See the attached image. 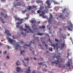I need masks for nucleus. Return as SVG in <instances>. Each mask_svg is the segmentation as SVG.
Segmentation results:
<instances>
[{
	"label": "nucleus",
	"mask_w": 73,
	"mask_h": 73,
	"mask_svg": "<svg viewBox=\"0 0 73 73\" xmlns=\"http://www.w3.org/2000/svg\"><path fill=\"white\" fill-rule=\"evenodd\" d=\"M57 59V60H55L54 62H51V64H55L58 65L59 64L60 62H63V60L61 58V56H57L56 57Z\"/></svg>",
	"instance_id": "obj_1"
},
{
	"label": "nucleus",
	"mask_w": 73,
	"mask_h": 73,
	"mask_svg": "<svg viewBox=\"0 0 73 73\" xmlns=\"http://www.w3.org/2000/svg\"><path fill=\"white\" fill-rule=\"evenodd\" d=\"M29 42V45H27L26 44H25L23 46V48H24L26 49L27 48V46L30 47L31 43H33L34 44H35L34 42H32L31 41H30Z\"/></svg>",
	"instance_id": "obj_2"
},
{
	"label": "nucleus",
	"mask_w": 73,
	"mask_h": 73,
	"mask_svg": "<svg viewBox=\"0 0 73 73\" xmlns=\"http://www.w3.org/2000/svg\"><path fill=\"white\" fill-rule=\"evenodd\" d=\"M70 26H68V27H70L68 28V31H73V26L72 24V23H69Z\"/></svg>",
	"instance_id": "obj_3"
},
{
	"label": "nucleus",
	"mask_w": 73,
	"mask_h": 73,
	"mask_svg": "<svg viewBox=\"0 0 73 73\" xmlns=\"http://www.w3.org/2000/svg\"><path fill=\"white\" fill-rule=\"evenodd\" d=\"M7 40L8 42H11V43H10V44H12L13 43V42L14 41V40L13 39H11L10 38H9L8 37H7Z\"/></svg>",
	"instance_id": "obj_4"
},
{
	"label": "nucleus",
	"mask_w": 73,
	"mask_h": 73,
	"mask_svg": "<svg viewBox=\"0 0 73 73\" xmlns=\"http://www.w3.org/2000/svg\"><path fill=\"white\" fill-rule=\"evenodd\" d=\"M16 71L17 73H20V72H23V70H21V68L20 67H17L16 68Z\"/></svg>",
	"instance_id": "obj_5"
},
{
	"label": "nucleus",
	"mask_w": 73,
	"mask_h": 73,
	"mask_svg": "<svg viewBox=\"0 0 73 73\" xmlns=\"http://www.w3.org/2000/svg\"><path fill=\"white\" fill-rule=\"evenodd\" d=\"M9 31L8 30H6L5 31V33L6 34H7V36H11V34L9 33Z\"/></svg>",
	"instance_id": "obj_6"
},
{
	"label": "nucleus",
	"mask_w": 73,
	"mask_h": 73,
	"mask_svg": "<svg viewBox=\"0 0 73 73\" xmlns=\"http://www.w3.org/2000/svg\"><path fill=\"white\" fill-rule=\"evenodd\" d=\"M50 17L49 18V19L48 20V22L50 24L51 22L50 21V20H51V19H52V18L53 17H52V15L51 13L50 14Z\"/></svg>",
	"instance_id": "obj_7"
},
{
	"label": "nucleus",
	"mask_w": 73,
	"mask_h": 73,
	"mask_svg": "<svg viewBox=\"0 0 73 73\" xmlns=\"http://www.w3.org/2000/svg\"><path fill=\"white\" fill-rule=\"evenodd\" d=\"M28 69H25V70H26V71L25 70V73H29L30 72H31V70H30V67H29Z\"/></svg>",
	"instance_id": "obj_8"
},
{
	"label": "nucleus",
	"mask_w": 73,
	"mask_h": 73,
	"mask_svg": "<svg viewBox=\"0 0 73 73\" xmlns=\"http://www.w3.org/2000/svg\"><path fill=\"white\" fill-rule=\"evenodd\" d=\"M52 46H53L54 47V49L55 50H56L57 51L58 49V47H56L55 46V44H52Z\"/></svg>",
	"instance_id": "obj_9"
},
{
	"label": "nucleus",
	"mask_w": 73,
	"mask_h": 73,
	"mask_svg": "<svg viewBox=\"0 0 73 73\" xmlns=\"http://www.w3.org/2000/svg\"><path fill=\"white\" fill-rule=\"evenodd\" d=\"M61 45L62 48H64L65 47H66V44H65V42H64L62 43L61 44Z\"/></svg>",
	"instance_id": "obj_10"
},
{
	"label": "nucleus",
	"mask_w": 73,
	"mask_h": 73,
	"mask_svg": "<svg viewBox=\"0 0 73 73\" xmlns=\"http://www.w3.org/2000/svg\"><path fill=\"white\" fill-rule=\"evenodd\" d=\"M22 4L21 3V2H18L17 3H16L15 5H14V7H16L17 6L21 5Z\"/></svg>",
	"instance_id": "obj_11"
},
{
	"label": "nucleus",
	"mask_w": 73,
	"mask_h": 73,
	"mask_svg": "<svg viewBox=\"0 0 73 73\" xmlns=\"http://www.w3.org/2000/svg\"><path fill=\"white\" fill-rule=\"evenodd\" d=\"M22 21H21L20 22V23H17V25H17L16 26V28H19L20 27V26H19V25L20 24H22Z\"/></svg>",
	"instance_id": "obj_12"
},
{
	"label": "nucleus",
	"mask_w": 73,
	"mask_h": 73,
	"mask_svg": "<svg viewBox=\"0 0 73 73\" xmlns=\"http://www.w3.org/2000/svg\"><path fill=\"white\" fill-rule=\"evenodd\" d=\"M46 3L48 5V8H51V7H50V6L51 5V4L50 3V1H47Z\"/></svg>",
	"instance_id": "obj_13"
},
{
	"label": "nucleus",
	"mask_w": 73,
	"mask_h": 73,
	"mask_svg": "<svg viewBox=\"0 0 73 73\" xmlns=\"http://www.w3.org/2000/svg\"><path fill=\"white\" fill-rule=\"evenodd\" d=\"M44 9H45L44 7L42 6H41L39 7V9L40 10H44Z\"/></svg>",
	"instance_id": "obj_14"
},
{
	"label": "nucleus",
	"mask_w": 73,
	"mask_h": 73,
	"mask_svg": "<svg viewBox=\"0 0 73 73\" xmlns=\"http://www.w3.org/2000/svg\"><path fill=\"white\" fill-rule=\"evenodd\" d=\"M0 19H1V22L3 23V24H4L5 23H6L5 22H4V19H2L1 17H0Z\"/></svg>",
	"instance_id": "obj_15"
},
{
	"label": "nucleus",
	"mask_w": 73,
	"mask_h": 73,
	"mask_svg": "<svg viewBox=\"0 0 73 73\" xmlns=\"http://www.w3.org/2000/svg\"><path fill=\"white\" fill-rule=\"evenodd\" d=\"M46 36L48 37L49 38V39H48V40L50 42V43H51V41L50 40V38L49 37V34H46Z\"/></svg>",
	"instance_id": "obj_16"
},
{
	"label": "nucleus",
	"mask_w": 73,
	"mask_h": 73,
	"mask_svg": "<svg viewBox=\"0 0 73 73\" xmlns=\"http://www.w3.org/2000/svg\"><path fill=\"white\" fill-rule=\"evenodd\" d=\"M31 24H33V23H34V24H35V23H36V21L34 20H31Z\"/></svg>",
	"instance_id": "obj_17"
},
{
	"label": "nucleus",
	"mask_w": 73,
	"mask_h": 73,
	"mask_svg": "<svg viewBox=\"0 0 73 73\" xmlns=\"http://www.w3.org/2000/svg\"><path fill=\"white\" fill-rule=\"evenodd\" d=\"M65 67V66L64 65H63V64H61V65H59L58 66V67H62L63 68Z\"/></svg>",
	"instance_id": "obj_18"
},
{
	"label": "nucleus",
	"mask_w": 73,
	"mask_h": 73,
	"mask_svg": "<svg viewBox=\"0 0 73 73\" xmlns=\"http://www.w3.org/2000/svg\"><path fill=\"white\" fill-rule=\"evenodd\" d=\"M15 18V21H16V20H18V21H20V18L18 17H14Z\"/></svg>",
	"instance_id": "obj_19"
},
{
	"label": "nucleus",
	"mask_w": 73,
	"mask_h": 73,
	"mask_svg": "<svg viewBox=\"0 0 73 73\" xmlns=\"http://www.w3.org/2000/svg\"><path fill=\"white\" fill-rule=\"evenodd\" d=\"M45 26L42 25L41 26L39 27V29H41L42 28L43 29H45Z\"/></svg>",
	"instance_id": "obj_20"
},
{
	"label": "nucleus",
	"mask_w": 73,
	"mask_h": 73,
	"mask_svg": "<svg viewBox=\"0 0 73 73\" xmlns=\"http://www.w3.org/2000/svg\"><path fill=\"white\" fill-rule=\"evenodd\" d=\"M20 65V63L19 62V61L18 60H17V61L16 62V65L17 66H18L19 65Z\"/></svg>",
	"instance_id": "obj_21"
},
{
	"label": "nucleus",
	"mask_w": 73,
	"mask_h": 73,
	"mask_svg": "<svg viewBox=\"0 0 73 73\" xmlns=\"http://www.w3.org/2000/svg\"><path fill=\"white\" fill-rule=\"evenodd\" d=\"M16 47H17L19 48H21L22 46H21L19 44H17L16 46Z\"/></svg>",
	"instance_id": "obj_22"
},
{
	"label": "nucleus",
	"mask_w": 73,
	"mask_h": 73,
	"mask_svg": "<svg viewBox=\"0 0 73 73\" xmlns=\"http://www.w3.org/2000/svg\"><path fill=\"white\" fill-rule=\"evenodd\" d=\"M12 37L13 39H15L17 38V36L16 35H13Z\"/></svg>",
	"instance_id": "obj_23"
},
{
	"label": "nucleus",
	"mask_w": 73,
	"mask_h": 73,
	"mask_svg": "<svg viewBox=\"0 0 73 73\" xmlns=\"http://www.w3.org/2000/svg\"><path fill=\"white\" fill-rule=\"evenodd\" d=\"M8 17V16L7 15V14H6V15H4V18H5V19H7Z\"/></svg>",
	"instance_id": "obj_24"
},
{
	"label": "nucleus",
	"mask_w": 73,
	"mask_h": 73,
	"mask_svg": "<svg viewBox=\"0 0 73 73\" xmlns=\"http://www.w3.org/2000/svg\"><path fill=\"white\" fill-rule=\"evenodd\" d=\"M32 8V7L31 6H29V7L27 8V9H28L29 11H30L31 10V9Z\"/></svg>",
	"instance_id": "obj_25"
},
{
	"label": "nucleus",
	"mask_w": 73,
	"mask_h": 73,
	"mask_svg": "<svg viewBox=\"0 0 73 73\" xmlns=\"http://www.w3.org/2000/svg\"><path fill=\"white\" fill-rule=\"evenodd\" d=\"M42 11V10H38L37 11V13L40 14V13H41Z\"/></svg>",
	"instance_id": "obj_26"
},
{
	"label": "nucleus",
	"mask_w": 73,
	"mask_h": 73,
	"mask_svg": "<svg viewBox=\"0 0 73 73\" xmlns=\"http://www.w3.org/2000/svg\"><path fill=\"white\" fill-rule=\"evenodd\" d=\"M44 34V33H42V34H41L40 33H38V35L39 36H42Z\"/></svg>",
	"instance_id": "obj_27"
},
{
	"label": "nucleus",
	"mask_w": 73,
	"mask_h": 73,
	"mask_svg": "<svg viewBox=\"0 0 73 73\" xmlns=\"http://www.w3.org/2000/svg\"><path fill=\"white\" fill-rule=\"evenodd\" d=\"M21 34L23 35V36H26V33L23 32H22Z\"/></svg>",
	"instance_id": "obj_28"
},
{
	"label": "nucleus",
	"mask_w": 73,
	"mask_h": 73,
	"mask_svg": "<svg viewBox=\"0 0 73 73\" xmlns=\"http://www.w3.org/2000/svg\"><path fill=\"white\" fill-rule=\"evenodd\" d=\"M24 60H26L28 62L29 61V58L28 57H27V58H24Z\"/></svg>",
	"instance_id": "obj_29"
},
{
	"label": "nucleus",
	"mask_w": 73,
	"mask_h": 73,
	"mask_svg": "<svg viewBox=\"0 0 73 73\" xmlns=\"http://www.w3.org/2000/svg\"><path fill=\"white\" fill-rule=\"evenodd\" d=\"M27 10H25L24 11H22V12L23 13H25L27 12Z\"/></svg>",
	"instance_id": "obj_30"
},
{
	"label": "nucleus",
	"mask_w": 73,
	"mask_h": 73,
	"mask_svg": "<svg viewBox=\"0 0 73 73\" xmlns=\"http://www.w3.org/2000/svg\"><path fill=\"white\" fill-rule=\"evenodd\" d=\"M25 28H27V29H29V26H27V24H26L25 25Z\"/></svg>",
	"instance_id": "obj_31"
},
{
	"label": "nucleus",
	"mask_w": 73,
	"mask_h": 73,
	"mask_svg": "<svg viewBox=\"0 0 73 73\" xmlns=\"http://www.w3.org/2000/svg\"><path fill=\"white\" fill-rule=\"evenodd\" d=\"M55 41L56 42H59V40L57 38H55Z\"/></svg>",
	"instance_id": "obj_32"
},
{
	"label": "nucleus",
	"mask_w": 73,
	"mask_h": 73,
	"mask_svg": "<svg viewBox=\"0 0 73 73\" xmlns=\"http://www.w3.org/2000/svg\"><path fill=\"white\" fill-rule=\"evenodd\" d=\"M41 13L42 14V15H45V14L44 11H42Z\"/></svg>",
	"instance_id": "obj_33"
},
{
	"label": "nucleus",
	"mask_w": 73,
	"mask_h": 73,
	"mask_svg": "<svg viewBox=\"0 0 73 73\" xmlns=\"http://www.w3.org/2000/svg\"><path fill=\"white\" fill-rule=\"evenodd\" d=\"M22 61L23 62V63H24V64H23V65H24L25 66H27V65L26 64L24 63V61L23 60H22Z\"/></svg>",
	"instance_id": "obj_34"
},
{
	"label": "nucleus",
	"mask_w": 73,
	"mask_h": 73,
	"mask_svg": "<svg viewBox=\"0 0 73 73\" xmlns=\"http://www.w3.org/2000/svg\"><path fill=\"white\" fill-rule=\"evenodd\" d=\"M49 50L51 52H52V47L50 48H49Z\"/></svg>",
	"instance_id": "obj_35"
},
{
	"label": "nucleus",
	"mask_w": 73,
	"mask_h": 73,
	"mask_svg": "<svg viewBox=\"0 0 73 73\" xmlns=\"http://www.w3.org/2000/svg\"><path fill=\"white\" fill-rule=\"evenodd\" d=\"M5 14L3 13L2 12L1 13V17H3L2 16H3Z\"/></svg>",
	"instance_id": "obj_36"
},
{
	"label": "nucleus",
	"mask_w": 73,
	"mask_h": 73,
	"mask_svg": "<svg viewBox=\"0 0 73 73\" xmlns=\"http://www.w3.org/2000/svg\"><path fill=\"white\" fill-rule=\"evenodd\" d=\"M24 50L21 51L20 52V54H21V55H23V54L24 52Z\"/></svg>",
	"instance_id": "obj_37"
},
{
	"label": "nucleus",
	"mask_w": 73,
	"mask_h": 73,
	"mask_svg": "<svg viewBox=\"0 0 73 73\" xmlns=\"http://www.w3.org/2000/svg\"><path fill=\"white\" fill-rule=\"evenodd\" d=\"M38 64L40 65H42V63L41 62V63H38Z\"/></svg>",
	"instance_id": "obj_38"
},
{
	"label": "nucleus",
	"mask_w": 73,
	"mask_h": 73,
	"mask_svg": "<svg viewBox=\"0 0 73 73\" xmlns=\"http://www.w3.org/2000/svg\"><path fill=\"white\" fill-rule=\"evenodd\" d=\"M6 58L7 59V60L9 59L10 58L8 56H6Z\"/></svg>",
	"instance_id": "obj_39"
},
{
	"label": "nucleus",
	"mask_w": 73,
	"mask_h": 73,
	"mask_svg": "<svg viewBox=\"0 0 73 73\" xmlns=\"http://www.w3.org/2000/svg\"><path fill=\"white\" fill-rule=\"evenodd\" d=\"M32 6H33V8H36L37 7L36 6H35V5H33Z\"/></svg>",
	"instance_id": "obj_40"
},
{
	"label": "nucleus",
	"mask_w": 73,
	"mask_h": 73,
	"mask_svg": "<svg viewBox=\"0 0 73 73\" xmlns=\"http://www.w3.org/2000/svg\"><path fill=\"white\" fill-rule=\"evenodd\" d=\"M32 28H34V29L35 30L36 29H37V28L36 27L34 28V26H33V25L32 26Z\"/></svg>",
	"instance_id": "obj_41"
},
{
	"label": "nucleus",
	"mask_w": 73,
	"mask_h": 73,
	"mask_svg": "<svg viewBox=\"0 0 73 73\" xmlns=\"http://www.w3.org/2000/svg\"><path fill=\"white\" fill-rule=\"evenodd\" d=\"M58 17H60V18H61V17H63V16H62V15H60L58 16Z\"/></svg>",
	"instance_id": "obj_42"
},
{
	"label": "nucleus",
	"mask_w": 73,
	"mask_h": 73,
	"mask_svg": "<svg viewBox=\"0 0 73 73\" xmlns=\"http://www.w3.org/2000/svg\"><path fill=\"white\" fill-rule=\"evenodd\" d=\"M67 66H68L70 67V63L69 62L67 64Z\"/></svg>",
	"instance_id": "obj_43"
},
{
	"label": "nucleus",
	"mask_w": 73,
	"mask_h": 73,
	"mask_svg": "<svg viewBox=\"0 0 73 73\" xmlns=\"http://www.w3.org/2000/svg\"><path fill=\"white\" fill-rule=\"evenodd\" d=\"M24 29H23V28L22 27H21L20 28V30H21L22 31H23Z\"/></svg>",
	"instance_id": "obj_44"
},
{
	"label": "nucleus",
	"mask_w": 73,
	"mask_h": 73,
	"mask_svg": "<svg viewBox=\"0 0 73 73\" xmlns=\"http://www.w3.org/2000/svg\"><path fill=\"white\" fill-rule=\"evenodd\" d=\"M39 16H42V17H44V15H42V14H40Z\"/></svg>",
	"instance_id": "obj_45"
},
{
	"label": "nucleus",
	"mask_w": 73,
	"mask_h": 73,
	"mask_svg": "<svg viewBox=\"0 0 73 73\" xmlns=\"http://www.w3.org/2000/svg\"><path fill=\"white\" fill-rule=\"evenodd\" d=\"M59 29L60 31H61L63 30V29L62 28L60 29Z\"/></svg>",
	"instance_id": "obj_46"
},
{
	"label": "nucleus",
	"mask_w": 73,
	"mask_h": 73,
	"mask_svg": "<svg viewBox=\"0 0 73 73\" xmlns=\"http://www.w3.org/2000/svg\"><path fill=\"white\" fill-rule=\"evenodd\" d=\"M45 47H48V46L46 44H45Z\"/></svg>",
	"instance_id": "obj_47"
},
{
	"label": "nucleus",
	"mask_w": 73,
	"mask_h": 73,
	"mask_svg": "<svg viewBox=\"0 0 73 73\" xmlns=\"http://www.w3.org/2000/svg\"><path fill=\"white\" fill-rule=\"evenodd\" d=\"M20 43H24V42H23V41H20Z\"/></svg>",
	"instance_id": "obj_48"
},
{
	"label": "nucleus",
	"mask_w": 73,
	"mask_h": 73,
	"mask_svg": "<svg viewBox=\"0 0 73 73\" xmlns=\"http://www.w3.org/2000/svg\"><path fill=\"white\" fill-rule=\"evenodd\" d=\"M23 31H27V29H23Z\"/></svg>",
	"instance_id": "obj_49"
},
{
	"label": "nucleus",
	"mask_w": 73,
	"mask_h": 73,
	"mask_svg": "<svg viewBox=\"0 0 73 73\" xmlns=\"http://www.w3.org/2000/svg\"><path fill=\"white\" fill-rule=\"evenodd\" d=\"M33 59H34V60H36V58L35 57H33Z\"/></svg>",
	"instance_id": "obj_50"
},
{
	"label": "nucleus",
	"mask_w": 73,
	"mask_h": 73,
	"mask_svg": "<svg viewBox=\"0 0 73 73\" xmlns=\"http://www.w3.org/2000/svg\"><path fill=\"white\" fill-rule=\"evenodd\" d=\"M3 53L5 54L7 53V51H5V52H3Z\"/></svg>",
	"instance_id": "obj_51"
},
{
	"label": "nucleus",
	"mask_w": 73,
	"mask_h": 73,
	"mask_svg": "<svg viewBox=\"0 0 73 73\" xmlns=\"http://www.w3.org/2000/svg\"><path fill=\"white\" fill-rule=\"evenodd\" d=\"M42 43L43 44H44L45 43V42L44 41H42Z\"/></svg>",
	"instance_id": "obj_52"
},
{
	"label": "nucleus",
	"mask_w": 73,
	"mask_h": 73,
	"mask_svg": "<svg viewBox=\"0 0 73 73\" xmlns=\"http://www.w3.org/2000/svg\"><path fill=\"white\" fill-rule=\"evenodd\" d=\"M35 51H33V55L35 54Z\"/></svg>",
	"instance_id": "obj_53"
},
{
	"label": "nucleus",
	"mask_w": 73,
	"mask_h": 73,
	"mask_svg": "<svg viewBox=\"0 0 73 73\" xmlns=\"http://www.w3.org/2000/svg\"><path fill=\"white\" fill-rule=\"evenodd\" d=\"M32 13H35V11L33 10L31 11Z\"/></svg>",
	"instance_id": "obj_54"
},
{
	"label": "nucleus",
	"mask_w": 73,
	"mask_h": 73,
	"mask_svg": "<svg viewBox=\"0 0 73 73\" xmlns=\"http://www.w3.org/2000/svg\"><path fill=\"white\" fill-rule=\"evenodd\" d=\"M56 45L57 46H58V43H56Z\"/></svg>",
	"instance_id": "obj_55"
},
{
	"label": "nucleus",
	"mask_w": 73,
	"mask_h": 73,
	"mask_svg": "<svg viewBox=\"0 0 73 73\" xmlns=\"http://www.w3.org/2000/svg\"><path fill=\"white\" fill-rule=\"evenodd\" d=\"M7 48L8 49H10V47L9 46H7Z\"/></svg>",
	"instance_id": "obj_56"
},
{
	"label": "nucleus",
	"mask_w": 73,
	"mask_h": 73,
	"mask_svg": "<svg viewBox=\"0 0 73 73\" xmlns=\"http://www.w3.org/2000/svg\"><path fill=\"white\" fill-rule=\"evenodd\" d=\"M46 53H50V52H48V51H46Z\"/></svg>",
	"instance_id": "obj_57"
},
{
	"label": "nucleus",
	"mask_w": 73,
	"mask_h": 73,
	"mask_svg": "<svg viewBox=\"0 0 73 73\" xmlns=\"http://www.w3.org/2000/svg\"><path fill=\"white\" fill-rule=\"evenodd\" d=\"M37 23H38V24H40V21L38 22Z\"/></svg>",
	"instance_id": "obj_58"
},
{
	"label": "nucleus",
	"mask_w": 73,
	"mask_h": 73,
	"mask_svg": "<svg viewBox=\"0 0 73 73\" xmlns=\"http://www.w3.org/2000/svg\"><path fill=\"white\" fill-rule=\"evenodd\" d=\"M67 35L68 36H69L70 35V34L69 33H68Z\"/></svg>",
	"instance_id": "obj_59"
},
{
	"label": "nucleus",
	"mask_w": 73,
	"mask_h": 73,
	"mask_svg": "<svg viewBox=\"0 0 73 73\" xmlns=\"http://www.w3.org/2000/svg\"><path fill=\"white\" fill-rule=\"evenodd\" d=\"M15 50H18L17 48V47H16V48H15Z\"/></svg>",
	"instance_id": "obj_60"
},
{
	"label": "nucleus",
	"mask_w": 73,
	"mask_h": 73,
	"mask_svg": "<svg viewBox=\"0 0 73 73\" xmlns=\"http://www.w3.org/2000/svg\"><path fill=\"white\" fill-rule=\"evenodd\" d=\"M54 3L55 4H58V3H57V2H54Z\"/></svg>",
	"instance_id": "obj_61"
},
{
	"label": "nucleus",
	"mask_w": 73,
	"mask_h": 73,
	"mask_svg": "<svg viewBox=\"0 0 73 73\" xmlns=\"http://www.w3.org/2000/svg\"><path fill=\"white\" fill-rule=\"evenodd\" d=\"M20 20H23V19H20Z\"/></svg>",
	"instance_id": "obj_62"
},
{
	"label": "nucleus",
	"mask_w": 73,
	"mask_h": 73,
	"mask_svg": "<svg viewBox=\"0 0 73 73\" xmlns=\"http://www.w3.org/2000/svg\"><path fill=\"white\" fill-rule=\"evenodd\" d=\"M2 51L1 50L0 51V54H1L2 53Z\"/></svg>",
	"instance_id": "obj_63"
},
{
	"label": "nucleus",
	"mask_w": 73,
	"mask_h": 73,
	"mask_svg": "<svg viewBox=\"0 0 73 73\" xmlns=\"http://www.w3.org/2000/svg\"><path fill=\"white\" fill-rule=\"evenodd\" d=\"M70 55V54L68 53H67V55L68 56V55Z\"/></svg>",
	"instance_id": "obj_64"
}]
</instances>
